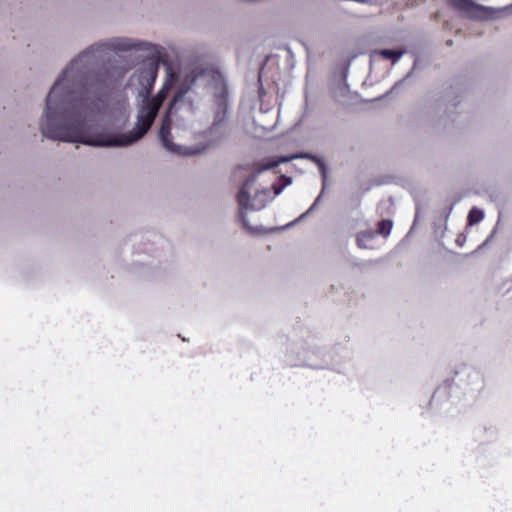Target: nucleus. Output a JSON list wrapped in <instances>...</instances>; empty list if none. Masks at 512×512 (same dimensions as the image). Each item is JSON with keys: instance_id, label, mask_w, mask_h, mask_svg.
Masks as SVG:
<instances>
[{"instance_id": "21", "label": "nucleus", "mask_w": 512, "mask_h": 512, "mask_svg": "<svg viewBox=\"0 0 512 512\" xmlns=\"http://www.w3.org/2000/svg\"><path fill=\"white\" fill-rule=\"evenodd\" d=\"M398 85V83H396L389 91H387L385 94H383L382 96L378 97L377 100H382L384 99L385 97H387L390 93H392V90Z\"/></svg>"}, {"instance_id": "9", "label": "nucleus", "mask_w": 512, "mask_h": 512, "mask_svg": "<svg viewBox=\"0 0 512 512\" xmlns=\"http://www.w3.org/2000/svg\"><path fill=\"white\" fill-rule=\"evenodd\" d=\"M405 53L404 49H382L379 51V54L384 58L391 61L392 64L397 63L403 54Z\"/></svg>"}, {"instance_id": "11", "label": "nucleus", "mask_w": 512, "mask_h": 512, "mask_svg": "<svg viewBox=\"0 0 512 512\" xmlns=\"http://www.w3.org/2000/svg\"><path fill=\"white\" fill-rule=\"evenodd\" d=\"M106 71V78H103L102 81H107V79H114L118 80L123 77V75L126 73L127 69L124 67H111V69L105 68Z\"/></svg>"}, {"instance_id": "17", "label": "nucleus", "mask_w": 512, "mask_h": 512, "mask_svg": "<svg viewBox=\"0 0 512 512\" xmlns=\"http://www.w3.org/2000/svg\"><path fill=\"white\" fill-rule=\"evenodd\" d=\"M433 227H434V231L435 233L437 234L438 233V230L442 229L443 231H445L446 229H444V225H443V220L442 219H439V220H436L433 224Z\"/></svg>"}, {"instance_id": "7", "label": "nucleus", "mask_w": 512, "mask_h": 512, "mask_svg": "<svg viewBox=\"0 0 512 512\" xmlns=\"http://www.w3.org/2000/svg\"><path fill=\"white\" fill-rule=\"evenodd\" d=\"M160 56L158 52H153L152 55L147 59L144 66L139 72V84L142 86L143 100H146L151 93L155 80L157 78L159 69Z\"/></svg>"}, {"instance_id": "1", "label": "nucleus", "mask_w": 512, "mask_h": 512, "mask_svg": "<svg viewBox=\"0 0 512 512\" xmlns=\"http://www.w3.org/2000/svg\"><path fill=\"white\" fill-rule=\"evenodd\" d=\"M139 46L130 39L117 38L92 45L72 61L47 96L42 135L53 140L101 147L128 146L140 140L150 130L166 98L167 92L164 88L152 98L143 100L133 130L125 134H112L104 131L91 132L85 127V114L82 110L86 91H78L68 85L80 64L97 59L98 55L106 51H128L140 49Z\"/></svg>"}, {"instance_id": "3", "label": "nucleus", "mask_w": 512, "mask_h": 512, "mask_svg": "<svg viewBox=\"0 0 512 512\" xmlns=\"http://www.w3.org/2000/svg\"><path fill=\"white\" fill-rule=\"evenodd\" d=\"M278 158H279L280 164L288 163L295 159H308L317 165L319 173L322 178V189H321L320 194L315 199L314 203L310 206V208L306 212L302 213L298 218H296L292 222H289L287 225H285L284 227L281 228V229H284V228L292 227L296 223L303 220L316 207V205L320 201L322 194L324 193L325 188L327 186L328 167L325 163V160L322 157L315 155L313 153H310V152H297V153H293V154H289V155H280V156H278Z\"/></svg>"}, {"instance_id": "13", "label": "nucleus", "mask_w": 512, "mask_h": 512, "mask_svg": "<svg viewBox=\"0 0 512 512\" xmlns=\"http://www.w3.org/2000/svg\"><path fill=\"white\" fill-rule=\"evenodd\" d=\"M457 375L465 374L467 376H472L475 380H481L480 373L476 370H473L467 366H464L460 371L456 372Z\"/></svg>"}, {"instance_id": "2", "label": "nucleus", "mask_w": 512, "mask_h": 512, "mask_svg": "<svg viewBox=\"0 0 512 512\" xmlns=\"http://www.w3.org/2000/svg\"><path fill=\"white\" fill-rule=\"evenodd\" d=\"M273 198L270 191L266 188L259 189L255 192L253 198L249 194V202L246 206H239L238 220L244 230L250 235H262L277 230L278 228L266 229L263 226H252L247 217V211H260L264 209L269 201Z\"/></svg>"}, {"instance_id": "16", "label": "nucleus", "mask_w": 512, "mask_h": 512, "mask_svg": "<svg viewBox=\"0 0 512 512\" xmlns=\"http://www.w3.org/2000/svg\"><path fill=\"white\" fill-rule=\"evenodd\" d=\"M453 207H454V204L451 203L448 207H446L443 212H442V217H443V225H444V229H447V220L453 210Z\"/></svg>"}, {"instance_id": "8", "label": "nucleus", "mask_w": 512, "mask_h": 512, "mask_svg": "<svg viewBox=\"0 0 512 512\" xmlns=\"http://www.w3.org/2000/svg\"><path fill=\"white\" fill-rule=\"evenodd\" d=\"M293 182V178L287 175H280L277 180L272 184V190L274 196H278L282 193V191Z\"/></svg>"}, {"instance_id": "18", "label": "nucleus", "mask_w": 512, "mask_h": 512, "mask_svg": "<svg viewBox=\"0 0 512 512\" xmlns=\"http://www.w3.org/2000/svg\"><path fill=\"white\" fill-rule=\"evenodd\" d=\"M258 82H259L258 94H259V97H263L265 95V90H264V87L262 85L261 74L260 73H259V76H258Z\"/></svg>"}, {"instance_id": "5", "label": "nucleus", "mask_w": 512, "mask_h": 512, "mask_svg": "<svg viewBox=\"0 0 512 512\" xmlns=\"http://www.w3.org/2000/svg\"><path fill=\"white\" fill-rule=\"evenodd\" d=\"M280 165L278 156H272L265 158L261 161L253 164H246L243 166L244 169H251L252 172L246 177L243 184L239 188L236 199L238 206H246L249 202V193L251 186L256 182L259 175L267 170L274 169Z\"/></svg>"}, {"instance_id": "22", "label": "nucleus", "mask_w": 512, "mask_h": 512, "mask_svg": "<svg viewBox=\"0 0 512 512\" xmlns=\"http://www.w3.org/2000/svg\"><path fill=\"white\" fill-rule=\"evenodd\" d=\"M217 125H218V122H215V123L213 124V126H212V130H214V129L217 127Z\"/></svg>"}, {"instance_id": "10", "label": "nucleus", "mask_w": 512, "mask_h": 512, "mask_svg": "<svg viewBox=\"0 0 512 512\" xmlns=\"http://www.w3.org/2000/svg\"><path fill=\"white\" fill-rule=\"evenodd\" d=\"M484 218V211L477 207H473L468 212L467 225L472 226L481 222Z\"/></svg>"}, {"instance_id": "23", "label": "nucleus", "mask_w": 512, "mask_h": 512, "mask_svg": "<svg viewBox=\"0 0 512 512\" xmlns=\"http://www.w3.org/2000/svg\"><path fill=\"white\" fill-rule=\"evenodd\" d=\"M225 107H226V108L228 107V104H227V103L225 104Z\"/></svg>"}, {"instance_id": "15", "label": "nucleus", "mask_w": 512, "mask_h": 512, "mask_svg": "<svg viewBox=\"0 0 512 512\" xmlns=\"http://www.w3.org/2000/svg\"><path fill=\"white\" fill-rule=\"evenodd\" d=\"M371 235L368 232H361L356 237L357 245L360 248H366L367 246L364 244V240H369Z\"/></svg>"}, {"instance_id": "19", "label": "nucleus", "mask_w": 512, "mask_h": 512, "mask_svg": "<svg viewBox=\"0 0 512 512\" xmlns=\"http://www.w3.org/2000/svg\"><path fill=\"white\" fill-rule=\"evenodd\" d=\"M347 74H348V67H346L344 70H343V73H342V80H343V86L345 88H348V84H347Z\"/></svg>"}, {"instance_id": "12", "label": "nucleus", "mask_w": 512, "mask_h": 512, "mask_svg": "<svg viewBox=\"0 0 512 512\" xmlns=\"http://www.w3.org/2000/svg\"><path fill=\"white\" fill-rule=\"evenodd\" d=\"M393 221L390 219H382L377 224V232L382 236H388L392 230Z\"/></svg>"}, {"instance_id": "4", "label": "nucleus", "mask_w": 512, "mask_h": 512, "mask_svg": "<svg viewBox=\"0 0 512 512\" xmlns=\"http://www.w3.org/2000/svg\"><path fill=\"white\" fill-rule=\"evenodd\" d=\"M187 90H181L174 94L170 105L163 115L161 120V126L159 129V139L162 145L170 152L180 154V155H194L200 152V150H192L191 148H183L173 143L172 141V119H171V110L172 107L182 99Z\"/></svg>"}, {"instance_id": "14", "label": "nucleus", "mask_w": 512, "mask_h": 512, "mask_svg": "<svg viewBox=\"0 0 512 512\" xmlns=\"http://www.w3.org/2000/svg\"><path fill=\"white\" fill-rule=\"evenodd\" d=\"M447 390H448L447 386L439 387L438 389H436L433 396L431 397L430 402H429L430 405H433L435 402H437L438 398H440L442 395L446 396Z\"/></svg>"}, {"instance_id": "20", "label": "nucleus", "mask_w": 512, "mask_h": 512, "mask_svg": "<svg viewBox=\"0 0 512 512\" xmlns=\"http://www.w3.org/2000/svg\"><path fill=\"white\" fill-rule=\"evenodd\" d=\"M465 240H466L465 236L463 234H460V235H458V237L456 239V243H457V245L462 246L464 244Z\"/></svg>"}, {"instance_id": "6", "label": "nucleus", "mask_w": 512, "mask_h": 512, "mask_svg": "<svg viewBox=\"0 0 512 512\" xmlns=\"http://www.w3.org/2000/svg\"><path fill=\"white\" fill-rule=\"evenodd\" d=\"M449 4L460 13L475 19H492L497 12H512V3L501 8L494 9L473 2V0H448Z\"/></svg>"}]
</instances>
